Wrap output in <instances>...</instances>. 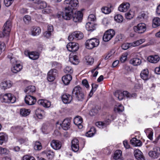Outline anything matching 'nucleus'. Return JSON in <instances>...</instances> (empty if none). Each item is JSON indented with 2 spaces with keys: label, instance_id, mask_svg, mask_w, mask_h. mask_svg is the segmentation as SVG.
I'll return each mask as SVG.
<instances>
[{
  "label": "nucleus",
  "instance_id": "nucleus-39",
  "mask_svg": "<svg viewBox=\"0 0 160 160\" xmlns=\"http://www.w3.org/2000/svg\"><path fill=\"white\" fill-rule=\"evenodd\" d=\"M122 152L120 150H117L115 151L113 157L115 159L117 160L119 159L121 156Z\"/></svg>",
  "mask_w": 160,
  "mask_h": 160
},
{
  "label": "nucleus",
  "instance_id": "nucleus-27",
  "mask_svg": "<svg viewBox=\"0 0 160 160\" xmlns=\"http://www.w3.org/2000/svg\"><path fill=\"white\" fill-rule=\"evenodd\" d=\"M36 91L35 87L33 86H30L27 87L24 90L25 92L31 95L32 93Z\"/></svg>",
  "mask_w": 160,
  "mask_h": 160
},
{
  "label": "nucleus",
  "instance_id": "nucleus-50",
  "mask_svg": "<svg viewBox=\"0 0 160 160\" xmlns=\"http://www.w3.org/2000/svg\"><path fill=\"white\" fill-rule=\"evenodd\" d=\"M98 86V85L94 83H92V89L89 94V95L90 96H92L93 94V92L96 91Z\"/></svg>",
  "mask_w": 160,
  "mask_h": 160
},
{
  "label": "nucleus",
  "instance_id": "nucleus-57",
  "mask_svg": "<svg viewBox=\"0 0 160 160\" xmlns=\"http://www.w3.org/2000/svg\"><path fill=\"white\" fill-rule=\"evenodd\" d=\"M23 160H35V159L33 157L27 155L23 157Z\"/></svg>",
  "mask_w": 160,
  "mask_h": 160
},
{
  "label": "nucleus",
  "instance_id": "nucleus-59",
  "mask_svg": "<svg viewBox=\"0 0 160 160\" xmlns=\"http://www.w3.org/2000/svg\"><path fill=\"white\" fill-rule=\"evenodd\" d=\"M13 0H4V2L6 7L9 6L12 3Z\"/></svg>",
  "mask_w": 160,
  "mask_h": 160
},
{
  "label": "nucleus",
  "instance_id": "nucleus-31",
  "mask_svg": "<svg viewBox=\"0 0 160 160\" xmlns=\"http://www.w3.org/2000/svg\"><path fill=\"white\" fill-rule=\"evenodd\" d=\"M86 28L88 31H92L95 29V25L93 22H88L86 25Z\"/></svg>",
  "mask_w": 160,
  "mask_h": 160
},
{
  "label": "nucleus",
  "instance_id": "nucleus-44",
  "mask_svg": "<svg viewBox=\"0 0 160 160\" xmlns=\"http://www.w3.org/2000/svg\"><path fill=\"white\" fill-rule=\"evenodd\" d=\"M46 6V3L45 1L42 0L37 6V8L39 9H42L45 8Z\"/></svg>",
  "mask_w": 160,
  "mask_h": 160
},
{
  "label": "nucleus",
  "instance_id": "nucleus-45",
  "mask_svg": "<svg viewBox=\"0 0 160 160\" xmlns=\"http://www.w3.org/2000/svg\"><path fill=\"white\" fill-rule=\"evenodd\" d=\"M34 148L35 150H40L42 148L41 143L39 142H36L34 143Z\"/></svg>",
  "mask_w": 160,
  "mask_h": 160
},
{
  "label": "nucleus",
  "instance_id": "nucleus-33",
  "mask_svg": "<svg viewBox=\"0 0 160 160\" xmlns=\"http://www.w3.org/2000/svg\"><path fill=\"white\" fill-rule=\"evenodd\" d=\"M160 25V18L156 17L154 18L152 20V27L156 28Z\"/></svg>",
  "mask_w": 160,
  "mask_h": 160
},
{
  "label": "nucleus",
  "instance_id": "nucleus-7",
  "mask_svg": "<svg viewBox=\"0 0 160 160\" xmlns=\"http://www.w3.org/2000/svg\"><path fill=\"white\" fill-rule=\"evenodd\" d=\"M133 29L135 32L138 33H142L146 30V26L144 23H140L134 26Z\"/></svg>",
  "mask_w": 160,
  "mask_h": 160
},
{
  "label": "nucleus",
  "instance_id": "nucleus-9",
  "mask_svg": "<svg viewBox=\"0 0 160 160\" xmlns=\"http://www.w3.org/2000/svg\"><path fill=\"white\" fill-rule=\"evenodd\" d=\"M115 34V32L112 29L107 31L104 33L103 39L105 42H108L111 40Z\"/></svg>",
  "mask_w": 160,
  "mask_h": 160
},
{
  "label": "nucleus",
  "instance_id": "nucleus-48",
  "mask_svg": "<svg viewBox=\"0 0 160 160\" xmlns=\"http://www.w3.org/2000/svg\"><path fill=\"white\" fill-rule=\"evenodd\" d=\"M101 10L102 12L105 14H108L111 12V9L107 7H103Z\"/></svg>",
  "mask_w": 160,
  "mask_h": 160
},
{
  "label": "nucleus",
  "instance_id": "nucleus-1",
  "mask_svg": "<svg viewBox=\"0 0 160 160\" xmlns=\"http://www.w3.org/2000/svg\"><path fill=\"white\" fill-rule=\"evenodd\" d=\"M73 14L72 9L66 7L63 12H58L57 16L60 20L62 19L66 20H69L72 17Z\"/></svg>",
  "mask_w": 160,
  "mask_h": 160
},
{
  "label": "nucleus",
  "instance_id": "nucleus-23",
  "mask_svg": "<svg viewBox=\"0 0 160 160\" xmlns=\"http://www.w3.org/2000/svg\"><path fill=\"white\" fill-rule=\"evenodd\" d=\"M134 155L135 158L138 160H145L142 152L139 150H135Z\"/></svg>",
  "mask_w": 160,
  "mask_h": 160
},
{
  "label": "nucleus",
  "instance_id": "nucleus-5",
  "mask_svg": "<svg viewBox=\"0 0 160 160\" xmlns=\"http://www.w3.org/2000/svg\"><path fill=\"white\" fill-rule=\"evenodd\" d=\"M99 43V41L98 39L95 38H92L87 40L86 42L85 45L87 48L92 49L94 47H97Z\"/></svg>",
  "mask_w": 160,
  "mask_h": 160
},
{
  "label": "nucleus",
  "instance_id": "nucleus-11",
  "mask_svg": "<svg viewBox=\"0 0 160 160\" xmlns=\"http://www.w3.org/2000/svg\"><path fill=\"white\" fill-rule=\"evenodd\" d=\"M83 14L80 11L76 12L73 14L72 16V20L75 22H80L82 18Z\"/></svg>",
  "mask_w": 160,
  "mask_h": 160
},
{
  "label": "nucleus",
  "instance_id": "nucleus-10",
  "mask_svg": "<svg viewBox=\"0 0 160 160\" xmlns=\"http://www.w3.org/2000/svg\"><path fill=\"white\" fill-rule=\"evenodd\" d=\"M78 44L75 42H71L69 43L67 45L68 50L72 52H75L77 51L79 48Z\"/></svg>",
  "mask_w": 160,
  "mask_h": 160
},
{
  "label": "nucleus",
  "instance_id": "nucleus-29",
  "mask_svg": "<svg viewBox=\"0 0 160 160\" xmlns=\"http://www.w3.org/2000/svg\"><path fill=\"white\" fill-rule=\"evenodd\" d=\"M130 62L134 66H138L141 64V60L139 58H134L130 60Z\"/></svg>",
  "mask_w": 160,
  "mask_h": 160
},
{
  "label": "nucleus",
  "instance_id": "nucleus-64",
  "mask_svg": "<svg viewBox=\"0 0 160 160\" xmlns=\"http://www.w3.org/2000/svg\"><path fill=\"white\" fill-rule=\"evenodd\" d=\"M75 33L74 32H73L72 33L71 35L69 36L68 37V40L70 41H72L75 38Z\"/></svg>",
  "mask_w": 160,
  "mask_h": 160
},
{
  "label": "nucleus",
  "instance_id": "nucleus-61",
  "mask_svg": "<svg viewBox=\"0 0 160 160\" xmlns=\"http://www.w3.org/2000/svg\"><path fill=\"white\" fill-rule=\"evenodd\" d=\"M8 150L6 148L0 147V154L8 153Z\"/></svg>",
  "mask_w": 160,
  "mask_h": 160
},
{
  "label": "nucleus",
  "instance_id": "nucleus-19",
  "mask_svg": "<svg viewBox=\"0 0 160 160\" xmlns=\"http://www.w3.org/2000/svg\"><path fill=\"white\" fill-rule=\"evenodd\" d=\"M110 121L111 120L108 119L104 122H98L96 123V125L100 128H103L109 124Z\"/></svg>",
  "mask_w": 160,
  "mask_h": 160
},
{
  "label": "nucleus",
  "instance_id": "nucleus-41",
  "mask_svg": "<svg viewBox=\"0 0 160 160\" xmlns=\"http://www.w3.org/2000/svg\"><path fill=\"white\" fill-rule=\"evenodd\" d=\"M75 38L77 39H82L83 37V33L80 31H76L74 32Z\"/></svg>",
  "mask_w": 160,
  "mask_h": 160
},
{
  "label": "nucleus",
  "instance_id": "nucleus-58",
  "mask_svg": "<svg viewBox=\"0 0 160 160\" xmlns=\"http://www.w3.org/2000/svg\"><path fill=\"white\" fill-rule=\"evenodd\" d=\"M132 46L130 45V43H124L122 45V49L126 50L128 49L130 46Z\"/></svg>",
  "mask_w": 160,
  "mask_h": 160
},
{
  "label": "nucleus",
  "instance_id": "nucleus-22",
  "mask_svg": "<svg viewBox=\"0 0 160 160\" xmlns=\"http://www.w3.org/2000/svg\"><path fill=\"white\" fill-rule=\"evenodd\" d=\"M70 120L68 119H66L62 122L61 126L64 130H67L70 128Z\"/></svg>",
  "mask_w": 160,
  "mask_h": 160
},
{
  "label": "nucleus",
  "instance_id": "nucleus-13",
  "mask_svg": "<svg viewBox=\"0 0 160 160\" xmlns=\"http://www.w3.org/2000/svg\"><path fill=\"white\" fill-rule=\"evenodd\" d=\"M13 85V83L10 80L3 81L0 84V87L2 89L5 90L7 88H11Z\"/></svg>",
  "mask_w": 160,
  "mask_h": 160
},
{
  "label": "nucleus",
  "instance_id": "nucleus-26",
  "mask_svg": "<svg viewBox=\"0 0 160 160\" xmlns=\"http://www.w3.org/2000/svg\"><path fill=\"white\" fill-rule=\"evenodd\" d=\"M8 139L7 135L4 132L0 133V144L2 145L3 143L6 142Z\"/></svg>",
  "mask_w": 160,
  "mask_h": 160
},
{
  "label": "nucleus",
  "instance_id": "nucleus-3",
  "mask_svg": "<svg viewBox=\"0 0 160 160\" xmlns=\"http://www.w3.org/2000/svg\"><path fill=\"white\" fill-rule=\"evenodd\" d=\"M114 95L119 100H122L124 96H126L128 98H131L136 96L135 93L130 94L127 91L122 92L119 90L115 92L114 93Z\"/></svg>",
  "mask_w": 160,
  "mask_h": 160
},
{
  "label": "nucleus",
  "instance_id": "nucleus-54",
  "mask_svg": "<svg viewBox=\"0 0 160 160\" xmlns=\"http://www.w3.org/2000/svg\"><path fill=\"white\" fill-rule=\"evenodd\" d=\"M98 109L96 107H95L94 108L92 109L91 110L90 112V114L91 116H93L98 113Z\"/></svg>",
  "mask_w": 160,
  "mask_h": 160
},
{
  "label": "nucleus",
  "instance_id": "nucleus-36",
  "mask_svg": "<svg viewBox=\"0 0 160 160\" xmlns=\"http://www.w3.org/2000/svg\"><path fill=\"white\" fill-rule=\"evenodd\" d=\"M44 111L39 108L37 109L35 112L38 118L41 119L43 118V114H44Z\"/></svg>",
  "mask_w": 160,
  "mask_h": 160
},
{
  "label": "nucleus",
  "instance_id": "nucleus-18",
  "mask_svg": "<svg viewBox=\"0 0 160 160\" xmlns=\"http://www.w3.org/2000/svg\"><path fill=\"white\" fill-rule=\"evenodd\" d=\"M72 96L68 94H64L62 97V101L64 103H69L72 100Z\"/></svg>",
  "mask_w": 160,
  "mask_h": 160
},
{
  "label": "nucleus",
  "instance_id": "nucleus-12",
  "mask_svg": "<svg viewBox=\"0 0 160 160\" xmlns=\"http://www.w3.org/2000/svg\"><path fill=\"white\" fill-rule=\"evenodd\" d=\"M36 98L31 95H26L25 98V101L26 104L31 105L34 104L36 102Z\"/></svg>",
  "mask_w": 160,
  "mask_h": 160
},
{
  "label": "nucleus",
  "instance_id": "nucleus-37",
  "mask_svg": "<svg viewBox=\"0 0 160 160\" xmlns=\"http://www.w3.org/2000/svg\"><path fill=\"white\" fill-rule=\"evenodd\" d=\"M160 59L159 57L157 55H151V63H156Z\"/></svg>",
  "mask_w": 160,
  "mask_h": 160
},
{
  "label": "nucleus",
  "instance_id": "nucleus-17",
  "mask_svg": "<svg viewBox=\"0 0 160 160\" xmlns=\"http://www.w3.org/2000/svg\"><path fill=\"white\" fill-rule=\"evenodd\" d=\"M130 8V4L128 2L123 3L118 7V10L122 12H126Z\"/></svg>",
  "mask_w": 160,
  "mask_h": 160
},
{
  "label": "nucleus",
  "instance_id": "nucleus-60",
  "mask_svg": "<svg viewBox=\"0 0 160 160\" xmlns=\"http://www.w3.org/2000/svg\"><path fill=\"white\" fill-rule=\"evenodd\" d=\"M88 19L89 21H94L96 20V18L94 14H91L89 16Z\"/></svg>",
  "mask_w": 160,
  "mask_h": 160
},
{
  "label": "nucleus",
  "instance_id": "nucleus-24",
  "mask_svg": "<svg viewBox=\"0 0 160 160\" xmlns=\"http://www.w3.org/2000/svg\"><path fill=\"white\" fill-rule=\"evenodd\" d=\"M38 103L45 108H49L51 106V102L46 100H39L38 101Z\"/></svg>",
  "mask_w": 160,
  "mask_h": 160
},
{
  "label": "nucleus",
  "instance_id": "nucleus-30",
  "mask_svg": "<svg viewBox=\"0 0 160 160\" xmlns=\"http://www.w3.org/2000/svg\"><path fill=\"white\" fill-rule=\"evenodd\" d=\"M131 143L134 146H140L142 145V142L136 138H132L130 141Z\"/></svg>",
  "mask_w": 160,
  "mask_h": 160
},
{
  "label": "nucleus",
  "instance_id": "nucleus-49",
  "mask_svg": "<svg viewBox=\"0 0 160 160\" xmlns=\"http://www.w3.org/2000/svg\"><path fill=\"white\" fill-rule=\"evenodd\" d=\"M124 107L122 105H119L117 107H115L114 109V111L118 112H122L124 110Z\"/></svg>",
  "mask_w": 160,
  "mask_h": 160
},
{
  "label": "nucleus",
  "instance_id": "nucleus-35",
  "mask_svg": "<svg viewBox=\"0 0 160 160\" xmlns=\"http://www.w3.org/2000/svg\"><path fill=\"white\" fill-rule=\"evenodd\" d=\"M43 153L45 154L47 157L49 159H52L54 156V153L51 150L45 151Z\"/></svg>",
  "mask_w": 160,
  "mask_h": 160
},
{
  "label": "nucleus",
  "instance_id": "nucleus-16",
  "mask_svg": "<svg viewBox=\"0 0 160 160\" xmlns=\"http://www.w3.org/2000/svg\"><path fill=\"white\" fill-rule=\"evenodd\" d=\"M82 122V118L79 116L76 117L73 120L74 123L78 127L79 129H82V126L81 124Z\"/></svg>",
  "mask_w": 160,
  "mask_h": 160
},
{
  "label": "nucleus",
  "instance_id": "nucleus-38",
  "mask_svg": "<svg viewBox=\"0 0 160 160\" xmlns=\"http://www.w3.org/2000/svg\"><path fill=\"white\" fill-rule=\"evenodd\" d=\"M30 111L29 109H21L20 111V114L23 116H26L29 115Z\"/></svg>",
  "mask_w": 160,
  "mask_h": 160
},
{
  "label": "nucleus",
  "instance_id": "nucleus-46",
  "mask_svg": "<svg viewBox=\"0 0 160 160\" xmlns=\"http://www.w3.org/2000/svg\"><path fill=\"white\" fill-rule=\"evenodd\" d=\"M64 72L66 73L71 75L73 73V70L71 67L67 66L64 69Z\"/></svg>",
  "mask_w": 160,
  "mask_h": 160
},
{
  "label": "nucleus",
  "instance_id": "nucleus-51",
  "mask_svg": "<svg viewBox=\"0 0 160 160\" xmlns=\"http://www.w3.org/2000/svg\"><path fill=\"white\" fill-rule=\"evenodd\" d=\"M86 60L88 64L91 65L94 62L93 59L90 56H88L86 57Z\"/></svg>",
  "mask_w": 160,
  "mask_h": 160
},
{
  "label": "nucleus",
  "instance_id": "nucleus-52",
  "mask_svg": "<svg viewBox=\"0 0 160 160\" xmlns=\"http://www.w3.org/2000/svg\"><path fill=\"white\" fill-rule=\"evenodd\" d=\"M152 151L156 154L155 156L158 155L159 156L160 155V148L159 147H154Z\"/></svg>",
  "mask_w": 160,
  "mask_h": 160
},
{
  "label": "nucleus",
  "instance_id": "nucleus-56",
  "mask_svg": "<svg viewBox=\"0 0 160 160\" xmlns=\"http://www.w3.org/2000/svg\"><path fill=\"white\" fill-rule=\"evenodd\" d=\"M127 59V55L126 54H122L120 58V61L122 62H125Z\"/></svg>",
  "mask_w": 160,
  "mask_h": 160
},
{
  "label": "nucleus",
  "instance_id": "nucleus-63",
  "mask_svg": "<svg viewBox=\"0 0 160 160\" xmlns=\"http://www.w3.org/2000/svg\"><path fill=\"white\" fill-rule=\"evenodd\" d=\"M82 83L83 85L86 88L89 87V85L88 83V82L87 80L84 79L82 81Z\"/></svg>",
  "mask_w": 160,
  "mask_h": 160
},
{
  "label": "nucleus",
  "instance_id": "nucleus-42",
  "mask_svg": "<svg viewBox=\"0 0 160 160\" xmlns=\"http://www.w3.org/2000/svg\"><path fill=\"white\" fill-rule=\"evenodd\" d=\"M96 132V129L94 127H92L90 130L87 133L86 135L89 137H91L93 136Z\"/></svg>",
  "mask_w": 160,
  "mask_h": 160
},
{
  "label": "nucleus",
  "instance_id": "nucleus-6",
  "mask_svg": "<svg viewBox=\"0 0 160 160\" xmlns=\"http://www.w3.org/2000/svg\"><path fill=\"white\" fill-rule=\"evenodd\" d=\"M3 101L5 102L14 103L16 100V98L11 93H6L4 94L2 97Z\"/></svg>",
  "mask_w": 160,
  "mask_h": 160
},
{
  "label": "nucleus",
  "instance_id": "nucleus-20",
  "mask_svg": "<svg viewBox=\"0 0 160 160\" xmlns=\"http://www.w3.org/2000/svg\"><path fill=\"white\" fill-rule=\"evenodd\" d=\"M72 79V76L70 74H67L63 76L62 80L65 85H68Z\"/></svg>",
  "mask_w": 160,
  "mask_h": 160
},
{
  "label": "nucleus",
  "instance_id": "nucleus-4",
  "mask_svg": "<svg viewBox=\"0 0 160 160\" xmlns=\"http://www.w3.org/2000/svg\"><path fill=\"white\" fill-rule=\"evenodd\" d=\"M11 22L10 20H8L4 25L2 32H0V37L2 38L4 36H8L11 31Z\"/></svg>",
  "mask_w": 160,
  "mask_h": 160
},
{
  "label": "nucleus",
  "instance_id": "nucleus-53",
  "mask_svg": "<svg viewBox=\"0 0 160 160\" xmlns=\"http://www.w3.org/2000/svg\"><path fill=\"white\" fill-rule=\"evenodd\" d=\"M50 125L49 124H44L42 128V130L43 132H45L49 130L50 129Z\"/></svg>",
  "mask_w": 160,
  "mask_h": 160
},
{
  "label": "nucleus",
  "instance_id": "nucleus-47",
  "mask_svg": "<svg viewBox=\"0 0 160 160\" xmlns=\"http://www.w3.org/2000/svg\"><path fill=\"white\" fill-rule=\"evenodd\" d=\"M48 74L56 77L58 75L57 70L55 69H52L48 72Z\"/></svg>",
  "mask_w": 160,
  "mask_h": 160
},
{
  "label": "nucleus",
  "instance_id": "nucleus-40",
  "mask_svg": "<svg viewBox=\"0 0 160 160\" xmlns=\"http://www.w3.org/2000/svg\"><path fill=\"white\" fill-rule=\"evenodd\" d=\"M144 41V39H140L132 43H130V45L133 47H136L141 44Z\"/></svg>",
  "mask_w": 160,
  "mask_h": 160
},
{
  "label": "nucleus",
  "instance_id": "nucleus-8",
  "mask_svg": "<svg viewBox=\"0 0 160 160\" xmlns=\"http://www.w3.org/2000/svg\"><path fill=\"white\" fill-rule=\"evenodd\" d=\"M64 4L66 5L68 4L67 7L73 10L78 6V0H65Z\"/></svg>",
  "mask_w": 160,
  "mask_h": 160
},
{
  "label": "nucleus",
  "instance_id": "nucleus-28",
  "mask_svg": "<svg viewBox=\"0 0 160 160\" xmlns=\"http://www.w3.org/2000/svg\"><path fill=\"white\" fill-rule=\"evenodd\" d=\"M69 60L71 63L74 64H77L79 62L78 57L76 55H70L69 57Z\"/></svg>",
  "mask_w": 160,
  "mask_h": 160
},
{
  "label": "nucleus",
  "instance_id": "nucleus-14",
  "mask_svg": "<svg viewBox=\"0 0 160 160\" xmlns=\"http://www.w3.org/2000/svg\"><path fill=\"white\" fill-rule=\"evenodd\" d=\"M51 147L55 150H59L61 148L62 145L60 141L56 140H52L50 143Z\"/></svg>",
  "mask_w": 160,
  "mask_h": 160
},
{
  "label": "nucleus",
  "instance_id": "nucleus-34",
  "mask_svg": "<svg viewBox=\"0 0 160 160\" xmlns=\"http://www.w3.org/2000/svg\"><path fill=\"white\" fill-rule=\"evenodd\" d=\"M41 29L38 27H33L32 31V34L33 36L38 35L41 32Z\"/></svg>",
  "mask_w": 160,
  "mask_h": 160
},
{
  "label": "nucleus",
  "instance_id": "nucleus-21",
  "mask_svg": "<svg viewBox=\"0 0 160 160\" xmlns=\"http://www.w3.org/2000/svg\"><path fill=\"white\" fill-rule=\"evenodd\" d=\"M22 68V65L18 63L13 65V67L11 68V71L13 73H17L20 71Z\"/></svg>",
  "mask_w": 160,
  "mask_h": 160
},
{
  "label": "nucleus",
  "instance_id": "nucleus-15",
  "mask_svg": "<svg viewBox=\"0 0 160 160\" xmlns=\"http://www.w3.org/2000/svg\"><path fill=\"white\" fill-rule=\"evenodd\" d=\"M71 148L73 151L77 152L79 149V141L76 138L73 139L72 141Z\"/></svg>",
  "mask_w": 160,
  "mask_h": 160
},
{
  "label": "nucleus",
  "instance_id": "nucleus-62",
  "mask_svg": "<svg viewBox=\"0 0 160 160\" xmlns=\"http://www.w3.org/2000/svg\"><path fill=\"white\" fill-rule=\"evenodd\" d=\"M125 17L127 19H130L133 18V15L130 12H129L125 13Z\"/></svg>",
  "mask_w": 160,
  "mask_h": 160
},
{
  "label": "nucleus",
  "instance_id": "nucleus-2",
  "mask_svg": "<svg viewBox=\"0 0 160 160\" xmlns=\"http://www.w3.org/2000/svg\"><path fill=\"white\" fill-rule=\"evenodd\" d=\"M72 94V96L76 98L78 101H82L84 98V95L81 88L78 86L73 88Z\"/></svg>",
  "mask_w": 160,
  "mask_h": 160
},
{
  "label": "nucleus",
  "instance_id": "nucleus-43",
  "mask_svg": "<svg viewBox=\"0 0 160 160\" xmlns=\"http://www.w3.org/2000/svg\"><path fill=\"white\" fill-rule=\"evenodd\" d=\"M114 20L118 22H121L123 20V17L120 14H117L115 16Z\"/></svg>",
  "mask_w": 160,
  "mask_h": 160
},
{
  "label": "nucleus",
  "instance_id": "nucleus-32",
  "mask_svg": "<svg viewBox=\"0 0 160 160\" xmlns=\"http://www.w3.org/2000/svg\"><path fill=\"white\" fill-rule=\"evenodd\" d=\"M29 58L32 60H36L39 58V54L37 52H32L28 53Z\"/></svg>",
  "mask_w": 160,
  "mask_h": 160
},
{
  "label": "nucleus",
  "instance_id": "nucleus-25",
  "mask_svg": "<svg viewBox=\"0 0 160 160\" xmlns=\"http://www.w3.org/2000/svg\"><path fill=\"white\" fill-rule=\"evenodd\" d=\"M148 70L147 69L143 70L141 73L140 76L142 79L144 80L148 79Z\"/></svg>",
  "mask_w": 160,
  "mask_h": 160
},
{
  "label": "nucleus",
  "instance_id": "nucleus-55",
  "mask_svg": "<svg viewBox=\"0 0 160 160\" xmlns=\"http://www.w3.org/2000/svg\"><path fill=\"white\" fill-rule=\"evenodd\" d=\"M31 18L30 16L26 15L24 16L23 18V20L26 23H28L31 21Z\"/></svg>",
  "mask_w": 160,
  "mask_h": 160
}]
</instances>
